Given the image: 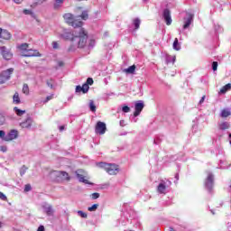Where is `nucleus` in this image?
I'll return each instance as SVG.
<instances>
[{"label": "nucleus", "instance_id": "nucleus-7", "mask_svg": "<svg viewBox=\"0 0 231 231\" xmlns=\"http://www.w3.org/2000/svg\"><path fill=\"white\" fill-rule=\"evenodd\" d=\"M0 51L3 59H5V60H12V57H14V54L12 53V51L7 50L5 46L0 47Z\"/></svg>", "mask_w": 231, "mask_h": 231}, {"label": "nucleus", "instance_id": "nucleus-3", "mask_svg": "<svg viewBox=\"0 0 231 231\" xmlns=\"http://www.w3.org/2000/svg\"><path fill=\"white\" fill-rule=\"evenodd\" d=\"M94 82L95 81L92 79V78H88L86 83H84L82 87H80V85L76 87V93L82 92L84 95H86V93L89 91V86H93Z\"/></svg>", "mask_w": 231, "mask_h": 231}, {"label": "nucleus", "instance_id": "nucleus-45", "mask_svg": "<svg viewBox=\"0 0 231 231\" xmlns=\"http://www.w3.org/2000/svg\"><path fill=\"white\" fill-rule=\"evenodd\" d=\"M0 199H2L3 201H6V196L0 191Z\"/></svg>", "mask_w": 231, "mask_h": 231}, {"label": "nucleus", "instance_id": "nucleus-15", "mask_svg": "<svg viewBox=\"0 0 231 231\" xmlns=\"http://www.w3.org/2000/svg\"><path fill=\"white\" fill-rule=\"evenodd\" d=\"M32 124L33 120H32V117H28L25 121L22 122L20 125L23 127V129H30Z\"/></svg>", "mask_w": 231, "mask_h": 231}, {"label": "nucleus", "instance_id": "nucleus-51", "mask_svg": "<svg viewBox=\"0 0 231 231\" xmlns=\"http://www.w3.org/2000/svg\"><path fill=\"white\" fill-rule=\"evenodd\" d=\"M58 65H59L60 68H62V66H64V61H59V62H58Z\"/></svg>", "mask_w": 231, "mask_h": 231}, {"label": "nucleus", "instance_id": "nucleus-24", "mask_svg": "<svg viewBox=\"0 0 231 231\" xmlns=\"http://www.w3.org/2000/svg\"><path fill=\"white\" fill-rule=\"evenodd\" d=\"M22 92L23 95H30V87H28V84L24 83L23 85Z\"/></svg>", "mask_w": 231, "mask_h": 231}, {"label": "nucleus", "instance_id": "nucleus-4", "mask_svg": "<svg viewBox=\"0 0 231 231\" xmlns=\"http://www.w3.org/2000/svg\"><path fill=\"white\" fill-rule=\"evenodd\" d=\"M12 73H14V68L7 69L6 70H3L0 73V84H5L7 80H10L12 77Z\"/></svg>", "mask_w": 231, "mask_h": 231}, {"label": "nucleus", "instance_id": "nucleus-16", "mask_svg": "<svg viewBox=\"0 0 231 231\" xmlns=\"http://www.w3.org/2000/svg\"><path fill=\"white\" fill-rule=\"evenodd\" d=\"M57 176L58 178H60L64 181H69V180H71L69 174L66 171H58Z\"/></svg>", "mask_w": 231, "mask_h": 231}, {"label": "nucleus", "instance_id": "nucleus-1", "mask_svg": "<svg viewBox=\"0 0 231 231\" xmlns=\"http://www.w3.org/2000/svg\"><path fill=\"white\" fill-rule=\"evenodd\" d=\"M64 21L72 28H75L72 32H65L62 37L65 41H70L71 45L69 47L68 51H75L77 48L82 50L88 44V32L82 28L84 23L82 21L75 20V16L69 13L63 15Z\"/></svg>", "mask_w": 231, "mask_h": 231}, {"label": "nucleus", "instance_id": "nucleus-40", "mask_svg": "<svg viewBox=\"0 0 231 231\" xmlns=\"http://www.w3.org/2000/svg\"><path fill=\"white\" fill-rule=\"evenodd\" d=\"M0 138H2V140H5V138H6V134L3 130H0Z\"/></svg>", "mask_w": 231, "mask_h": 231}, {"label": "nucleus", "instance_id": "nucleus-42", "mask_svg": "<svg viewBox=\"0 0 231 231\" xmlns=\"http://www.w3.org/2000/svg\"><path fill=\"white\" fill-rule=\"evenodd\" d=\"M96 44V41L94 39H91L89 41L88 46H90V48H93V46H95Z\"/></svg>", "mask_w": 231, "mask_h": 231}, {"label": "nucleus", "instance_id": "nucleus-8", "mask_svg": "<svg viewBox=\"0 0 231 231\" xmlns=\"http://www.w3.org/2000/svg\"><path fill=\"white\" fill-rule=\"evenodd\" d=\"M205 186L209 192H212V187H214V175L212 173H208L206 179Z\"/></svg>", "mask_w": 231, "mask_h": 231}, {"label": "nucleus", "instance_id": "nucleus-46", "mask_svg": "<svg viewBox=\"0 0 231 231\" xmlns=\"http://www.w3.org/2000/svg\"><path fill=\"white\" fill-rule=\"evenodd\" d=\"M0 151L2 152H6V151H8V148L6 146L3 145V146H0Z\"/></svg>", "mask_w": 231, "mask_h": 231}, {"label": "nucleus", "instance_id": "nucleus-11", "mask_svg": "<svg viewBox=\"0 0 231 231\" xmlns=\"http://www.w3.org/2000/svg\"><path fill=\"white\" fill-rule=\"evenodd\" d=\"M163 18L167 26H171L172 24V18L171 17V11L169 9H164Z\"/></svg>", "mask_w": 231, "mask_h": 231}, {"label": "nucleus", "instance_id": "nucleus-39", "mask_svg": "<svg viewBox=\"0 0 231 231\" xmlns=\"http://www.w3.org/2000/svg\"><path fill=\"white\" fill-rule=\"evenodd\" d=\"M32 190V185L26 184L24 187V192H30Z\"/></svg>", "mask_w": 231, "mask_h": 231}, {"label": "nucleus", "instance_id": "nucleus-50", "mask_svg": "<svg viewBox=\"0 0 231 231\" xmlns=\"http://www.w3.org/2000/svg\"><path fill=\"white\" fill-rule=\"evenodd\" d=\"M204 102H205V96L201 97V99L199 100V104H203Z\"/></svg>", "mask_w": 231, "mask_h": 231}, {"label": "nucleus", "instance_id": "nucleus-10", "mask_svg": "<svg viewBox=\"0 0 231 231\" xmlns=\"http://www.w3.org/2000/svg\"><path fill=\"white\" fill-rule=\"evenodd\" d=\"M193 21H194V14L188 13V17L184 18L183 29L187 30V28H189L190 26V24H192Z\"/></svg>", "mask_w": 231, "mask_h": 231}, {"label": "nucleus", "instance_id": "nucleus-17", "mask_svg": "<svg viewBox=\"0 0 231 231\" xmlns=\"http://www.w3.org/2000/svg\"><path fill=\"white\" fill-rule=\"evenodd\" d=\"M165 190H167V186L164 183H160L157 187V192L159 194H165Z\"/></svg>", "mask_w": 231, "mask_h": 231}, {"label": "nucleus", "instance_id": "nucleus-30", "mask_svg": "<svg viewBox=\"0 0 231 231\" xmlns=\"http://www.w3.org/2000/svg\"><path fill=\"white\" fill-rule=\"evenodd\" d=\"M26 171H28V167H26L25 165L22 166V168L20 169V175L24 176L26 174Z\"/></svg>", "mask_w": 231, "mask_h": 231}, {"label": "nucleus", "instance_id": "nucleus-49", "mask_svg": "<svg viewBox=\"0 0 231 231\" xmlns=\"http://www.w3.org/2000/svg\"><path fill=\"white\" fill-rule=\"evenodd\" d=\"M16 5H21L23 0H14Z\"/></svg>", "mask_w": 231, "mask_h": 231}, {"label": "nucleus", "instance_id": "nucleus-55", "mask_svg": "<svg viewBox=\"0 0 231 231\" xmlns=\"http://www.w3.org/2000/svg\"><path fill=\"white\" fill-rule=\"evenodd\" d=\"M0 228H1V222H0Z\"/></svg>", "mask_w": 231, "mask_h": 231}, {"label": "nucleus", "instance_id": "nucleus-53", "mask_svg": "<svg viewBox=\"0 0 231 231\" xmlns=\"http://www.w3.org/2000/svg\"><path fill=\"white\" fill-rule=\"evenodd\" d=\"M38 1H40V3H46V1L48 0H38Z\"/></svg>", "mask_w": 231, "mask_h": 231}, {"label": "nucleus", "instance_id": "nucleus-41", "mask_svg": "<svg viewBox=\"0 0 231 231\" xmlns=\"http://www.w3.org/2000/svg\"><path fill=\"white\" fill-rule=\"evenodd\" d=\"M5 116L0 114V125H3V124H5Z\"/></svg>", "mask_w": 231, "mask_h": 231}, {"label": "nucleus", "instance_id": "nucleus-6", "mask_svg": "<svg viewBox=\"0 0 231 231\" xmlns=\"http://www.w3.org/2000/svg\"><path fill=\"white\" fill-rule=\"evenodd\" d=\"M76 176L81 183H85V185L90 184L89 180L86 179V171L84 170H78L76 171Z\"/></svg>", "mask_w": 231, "mask_h": 231}, {"label": "nucleus", "instance_id": "nucleus-27", "mask_svg": "<svg viewBox=\"0 0 231 231\" xmlns=\"http://www.w3.org/2000/svg\"><path fill=\"white\" fill-rule=\"evenodd\" d=\"M79 17L82 19V21H88V19H89V14L88 11H83Z\"/></svg>", "mask_w": 231, "mask_h": 231}, {"label": "nucleus", "instance_id": "nucleus-54", "mask_svg": "<svg viewBox=\"0 0 231 231\" xmlns=\"http://www.w3.org/2000/svg\"><path fill=\"white\" fill-rule=\"evenodd\" d=\"M229 138H231V134H229Z\"/></svg>", "mask_w": 231, "mask_h": 231}, {"label": "nucleus", "instance_id": "nucleus-2", "mask_svg": "<svg viewBox=\"0 0 231 231\" xmlns=\"http://www.w3.org/2000/svg\"><path fill=\"white\" fill-rule=\"evenodd\" d=\"M97 166L99 167V169H104L106 172H107V174H110L111 176L118 174V166H116V164L98 162Z\"/></svg>", "mask_w": 231, "mask_h": 231}, {"label": "nucleus", "instance_id": "nucleus-34", "mask_svg": "<svg viewBox=\"0 0 231 231\" xmlns=\"http://www.w3.org/2000/svg\"><path fill=\"white\" fill-rule=\"evenodd\" d=\"M53 97H54L53 94L47 96L45 100L43 101V104H48V102H50V100H53Z\"/></svg>", "mask_w": 231, "mask_h": 231}, {"label": "nucleus", "instance_id": "nucleus-48", "mask_svg": "<svg viewBox=\"0 0 231 231\" xmlns=\"http://www.w3.org/2000/svg\"><path fill=\"white\" fill-rule=\"evenodd\" d=\"M37 231H44V226H40Z\"/></svg>", "mask_w": 231, "mask_h": 231}, {"label": "nucleus", "instance_id": "nucleus-26", "mask_svg": "<svg viewBox=\"0 0 231 231\" xmlns=\"http://www.w3.org/2000/svg\"><path fill=\"white\" fill-rule=\"evenodd\" d=\"M218 127L221 131H226V129H228V127H230V125L227 122H223L218 125Z\"/></svg>", "mask_w": 231, "mask_h": 231}, {"label": "nucleus", "instance_id": "nucleus-32", "mask_svg": "<svg viewBox=\"0 0 231 231\" xmlns=\"http://www.w3.org/2000/svg\"><path fill=\"white\" fill-rule=\"evenodd\" d=\"M97 208H98V204H94L92 205L91 207H88V210L89 212H95V210H97Z\"/></svg>", "mask_w": 231, "mask_h": 231}, {"label": "nucleus", "instance_id": "nucleus-56", "mask_svg": "<svg viewBox=\"0 0 231 231\" xmlns=\"http://www.w3.org/2000/svg\"><path fill=\"white\" fill-rule=\"evenodd\" d=\"M5 1H7V2H8V1H10V0H5Z\"/></svg>", "mask_w": 231, "mask_h": 231}, {"label": "nucleus", "instance_id": "nucleus-19", "mask_svg": "<svg viewBox=\"0 0 231 231\" xmlns=\"http://www.w3.org/2000/svg\"><path fill=\"white\" fill-rule=\"evenodd\" d=\"M134 71H136V65H132L125 69V73L128 75H134Z\"/></svg>", "mask_w": 231, "mask_h": 231}, {"label": "nucleus", "instance_id": "nucleus-29", "mask_svg": "<svg viewBox=\"0 0 231 231\" xmlns=\"http://www.w3.org/2000/svg\"><path fill=\"white\" fill-rule=\"evenodd\" d=\"M231 88V84L228 83L226 86H224L221 89H220V93H226V91L230 90Z\"/></svg>", "mask_w": 231, "mask_h": 231}, {"label": "nucleus", "instance_id": "nucleus-44", "mask_svg": "<svg viewBox=\"0 0 231 231\" xmlns=\"http://www.w3.org/2000/svg\"><path fill=\"white\" fill-rule=\"evenodd\" d=\"M52 47H53L54 50H59V42H52Z\"/></svg>", "mask_w": 231, "mask_h": 231}, {"label": "nucleus", "instance_id": "nucleus-43", "mask_svg": "<svg viewBox=\"0 0 231 231\" xmlns=\"http://www.w3.org/2000/svg\"><path fill=\"white\" fill-rule=\"evenodd\" d=\"M98 198H100V194L99 193H93L92 194V199H98Z\"/></svg>", "mask_w": 231, "mask_h": 231}, {"label": "nucleus", "instance_id": "nucleus-21", "mask_svg": "<svg viewBox=\"0 0 231 231\" xmlns=\"http://www.w3.org/2000/svg\"><path fill=\"white\" fill-rule=\"evenodd\" d=\"M13 102L14 104H21V97H19V93L15 92L13 96Z\"/></svg>", "mask_w": 231, "mask_h": 231}, {"label": "nucleus", "instance_id": "nucleus-20", "mask_svg": "<svg viewBox=\"0 0 231 231\" xmlns=\"http://www.w3.org/2000/svg\"><path fill=\"white\" fill-rule=\"evenodd\" d=\"M29 46L30 45L28 43H22L18 46V50H20V51H23V53H26V51H28Z\"/></svg>", "mask_w": 231, "mask_h": 231}, {"label": "nucleus", "instance_id": "nucleus-31", "mask_svg": "<svg viewBox=\"0 0 231 231\" xmlns=\"http://www.w3.org/2000/svg\"><path fill=\"white\" fill-rule=\"evenodd\" d=\"M89 108H90V111H92L93 113L97 111V106H95V103L93 101L89 102Z\"/></svg>", "mask_w": 231, "mask_h": 231}, {"label": "nucleus", "instance_id": "nucleus-37", "mask_svg": "<svg viewBox=\"0 0 231 231\" xmlns=\"http://www.w3.org/2000/svg\"><path fill=\"white\" fill-rule=\"evenodd\" d=\"M212 69L213 71H217V61H213Z\"/></svg>", "mask_w": 231, "mask_h": 231}, {"label": "nucleus", "instance_id": "nucleus-23", "mask_svg": "<svg viewBox=\"0 0 231 231\" xmlns=\"http://www.w3.org/2000/svg\"><path fill=\"white\" fill-rule=\"evenodd\" d=\"M141 23H142V21L140 20V18H135L133 20V24L134 26V30H138L140 28Z\"/></svg>", "mask_w": 231, "mask_h": 231}, {"label": "nucleus", "instance_id": "nucleus-18", "mask_svg": "<svg viewBox=\"0 0 231 231\" xmlns=\"http://www.w3.org/2000/svg\"><path fill=\"white\" fill-rule=\"evenodd\" d=\"M62 5H64V0H55L53 4V10H60Z\"/></svg>", "mask_w": 231, "mask_h": 231}, {"label": "nucleus", "instance_id": "nucleus-5", "mask_svg": "<svg viewBox=\"0 0 231 231\" xmlns=\"http://www.w3.org/2000/svg\"><path fill=\"white\" fill-rule=\"evenodd\" d=\"M107 131V127L106 126V123L98 121L95 126L96 134H106Z\"/></svg>", "mask_w": 231, "mask_h": 231}, {"label": "nucleus", "instance_id": "nucleus-33", "mask_svg": "<svg viewBox=\"0 0 231 231\" xmlns=\"http://www.w3.org/2000/svg\"><path fill=\"white\" fill-rule=\"evenodd\" d=\"M45 212H46L47 216H52L53 208L51 207H48V208H46Z\"/></svg>", "mask_w": 231, "mask_h": 231}, {"label": "nucleus", "instance_id": "nucleus-22", "mask_svg": "<svg viewBox=\"0 0 231 231\" xmlns=\"http://www.w3.org/2000/svg\"><path fill=\"white\" fill-rule=\"evenodd\" d=\"M14 111L17 115V116H23V115H24L26 113V110H21L17 106L14 107Z\"/></svg>", "mask_w": 231, "mask_h": 231}, {"label": "nucleus", "instance_id": "nucleus-36", "mask_svg": "<svg viewBox=\"0 0 231 231\" xmlns=\"http://www.w3.org/2000/svg\"><path fill=\"white\" fill-rule=\"evenodd\" d=\"M48 88H51V89H53V79H49L46 82Z\"/></svg>", "mask_w": 231, "mask_h": 231}, {"label": "nucleus", "instance_id": "nucleus-28", "mask_svg": "<svg viewBox=\"0 0 231 231\" xmlns=\"http://www.w3.org/2000/svg\"><path fill=\"white\" fill-rule=\"evenodd\" d=\"M180 49H181V47L180 46V42H178V38H175V40L173 42V50H175L176 51H180Z\"/></svg>", "mask_w": 231, "mask_h": 231}, {"label": "nucleus", "instance_id": "nucleus-47", "mask_svg": "<svg viewBox=\"0 0 231 231\" xmlns=\"http://www.w3.org/2000/svg\"><path fill=\"white\" fill-rule=\"evenodd\" d=\"M23 14H24L25 15H30V14H32V11H30V10H28V9H24V10H23Z\"/></svg>", "mask_w": 231, "mask_h": 231}, {"label": "nucleus", "instance_id": "nucleus-52", "mask_svg": "<svg viewBox=\"0 0 231 231\" xmlns=\"http://www.w3.org/2000/svg\"><path fill=\"white\" fill-rule=\"evenodd\" d=\"M60 131H64V126L63 125L60 126Z\"/></svg>", "mask_w": 231, "mask_h": 231}, {"label": "nucleus", "instance_id": "nucleus-9", "mask_svg": "<svg viewBox=\"0 0 231 231\" xmlns=\"http://www.w3.org/2000/svg\"><path fill=\"white\" fill-rule=\"evenodd\" d=\"M19 136V132L17 130H11L5 137V142H12Z\"/></svg>", "mask_w": 231, "mask_h": 231}, {"label": "nucleus", "instance_id": "nucleus-12", "mask_svg": "<svg viewBox=\"0 0 231 231\" xmlns=\"http://www.w3.org/2000/svg\"><path fill=\"white\" fill-rule=\"evenodd\" d=\"M23 57H41V52L37 50H27L26 52L22 54Z\"/></svg>", "mask_w": 231, "mask_h": 231}, {"label": "nucleus", "instance_id": "nucleus-35", "mask_svg": "<svg viewBox=\"0 0 231 231\" xmlns=\"http://www.w3.org/2000/svg\"><path fill=\"white\" fill-rule=\"evenodd\" d=\"M78 214H79V216H80V217H84L85 219H87V217H88V213H85L82 210H79Z\"/></svg>", "mask_w": 231, "mask_h": 231}, {"label": "nucleus", "instance_id": "nucleus-25", "mask_svg": "<svg viewBox=\"0 0 231 231\" xmlns=\"http://www.w3.org/2000/svg\"><path fill=\"white\" fill-rule=\"evenodd\" d=\"M230 115H231L230 110H228V109H223L222 112H221V114H220V116H221L222 118H226V117L230 116Z\"/></svg>", "mask_w": 231, "mask_h": 231}, {"label": "nucleus", "instance_id": "nucleus-14", "mask_svg": "<svg viewBox=\"0 0 231 231\" xmlns=\"http://www.w3.org/2000/svg\"><path fill=\"white\" fill-rule=\"evenodd\" d=\"M144 105L143 103H136L135 104V110L134 112V116H140V113L143 111Z\"/></svg>", "mask_w": 231, "mask_h": 231}, {"label": "nucleus", "instance_id": "nucleus-13", "mask_svg": "<svg viewBox=\"0 0 231 231\" xmlns=\"http://www.w3.org/2000/svg\"><path fill=\"white\" fill-rule=\"evenodd\" d=\"M0 39L10 41L12 39V33H10V32L7 30L0 28Z\"/></svg>", "mask_w": 231, "mask_h": 231}, {"label": "nucleus", "instance_id": "nucleus-38", "mask_svg": "<svg viewBox=\"0 0 231 231\" xmlns=\"http://www.w3.org/2000/svg\"><path fill=\"white\" fill-rule=\"evenodd\" d=\"M123 113H129L131 111V108L127 106H123L122 108Z\"/></svg>", "mask_w": 231, "mask_h": 231}]
</instances>
